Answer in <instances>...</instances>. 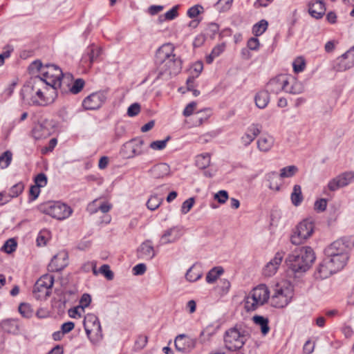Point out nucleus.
<instances>
[{"label": "nucleus", "instance_id": "c03bdc74", "mask_svg": "<svg viewBox=\"0 0 354 354\" xmlns=\"http://www.w3.org/2000/svg\"><path fill=\"white\" fill-rule=\"evenodd\" d=\"M179 8V6L178 5H176L175 6H174L171 10H169V11H167L165 15L164 16H160L159 17V20L160 21H162L163 20H173L178 15V10Z\"/></svg>", "mask_w": 354, "mask_h": 354}, {"label": "nucleus", "instance_id": "6e6552de", "mask_svg": "<svg viewBox=\"0 0 354 354\" xmlns=\"http://www.w3.org/2000/svg\"><path fill=\"white\" fill-rule=\"evenodd\" d=\"M315 223L313 218H308L297 224L290 236V241L294 245H300L308 239L314 233Z\"/></svg>", "mask_w": 354, "mask_h": 354}, {"label": "nucleus", "instance_id": "473e14b6", "mask_svg": "<svg viewBox=\"0 0 354 354\" xmlns=\"http://www.w3.org/2000/svg\"><path fill=\"white\" fill-rule=\"evenodd\" d=\"M252 320L254 324L259 326L261 328V332L263 335H266L270 331V327L268 326V319L261 315H255L252 317Z\"/></svg>", "mask_w": 354, "mask_h": 354}, {"label": "nucleus", "instance_id": "4be33fe9", "mask_svg": "<svg viewBox=\"0 0 354 354\" xmlns=\"http://www.w3.org/2000/svg\"><path fill=\"white\" fill-rule=\"evenodd\" d=\"M283 256L284 253L283 252H277L274 257L263 268V274L266 277L274 275L281 263Z\"/></svg>", "mask_w": 354, "mask_h": 354}, {"label": "nucleus", "instance_id": "e2e57ef3", "mask_svg": "<svg viewBox=\"0 0 354 354\" xmlns=\"http://www.w3.org/2000/svg\"><path fill=\"white\" fill-rule=\"evenodd\" d=\"M91 302V297L89 294L84 293L82 296L80 304L82 308H86L89 306Z\"/></svg>", "mask_w": 354, "mask_h": 354}, {"label": "nucleus", "instance_id": "052dcab7", "mask_svg": "<svg viewBox=\"0 0 354 354\" xmlns=\"http://www.w3.org/2000/svg\"><path fill=\"white\" fill-rule=\"evenodd\" d=\"M219 26L217 24L211 23L209 24L207 28V34L209 35V37L213 39L215 35L218 32Z\"/></svg>", "mask_w": 354, "mask_h": 354}, {"label": "nucleus", "instance_id": "4c0bfd02", "mask_svg": "<svg viewBox=\"0 0 354 354\" xmlns=\"http://www.w3.org/2000/svg\"><path fill=\"white\" fill-rule=\"evenodd\" d=\"M289 80L292 85L290 87H288V85L286 86V92L291 94H299L303 92L304 87L300 82L295 81L292 77H289Z\"/></svg>", "mask_w": 354, "mask_h": 354}, {"label": "nucleus", "instance_id": "39448f33", "mask_svg": "<svg viewBox=\"0 0 354 354\" xmlns=\"http://www.w3.org/2000/svg\"><path fill=\"white\" fill-rule=\"evenodd\" d=\"M269 295L270 291L265 284L257 286L245 297V309L248 312L255 310L258 307L268 301Z\"/></svg>", "mask_w": 354, "mask_h": 354}, {"label": "nucleus", "instance_id": "6e6d98bb", "mask_svg": "<svg viewBox=\"0 0 354 354\" xmlns=\"http://www.w3.org/2000/svg\"><path fill=\"white\" fill-rule=\"evenodd\" d=\"M203 8L201 6L195 5L194 6L191 7L187 10V15L189 18H192V19L195 18L201 13V10H203Z\"/></svg>", "mask_w": 354, "mask_h": 354}, {"label": "nucleus", "instance_id": "aec40b11", "mask_svg": "<svg viewBox=\"0 0 354 354\" xmlns=\"http://www.w3.org/2000/svg\"><path fill=\"white\" fill-rule=\"evenodd\" d=\"M156 256V252L150 240L144 241L137 250V257L138 259L149 261Z\"/></svg>", "mask_w": 354, "mask_h": 354}, {"label": "nucleus", "instance_id": "cd10ccee", "mask_svg": "<svg viewBox=\"0 0 354 354\" xmlns=\"http://www.w3.org/2000/svg\"><path fill=\"white\" fill-rule=\"evenodd\" d=\"M151 175L155 178H160L167 176L170 171L169 166L166 163H160L154 165L150 169Z\"/></svg>", "mask_w": 354, "mask_h": 354}, {"label": "nucleus", "instance_id": "9d476101", "mask_svg": "<svg viewBox=\"0 0 354 354\" xmlns=\"http://www.w3.org/2000/svg\"><path fill=\"white\" fill-rule=\"evenodd\" d=\"M41 211L57 220H64L71 216V207L59 201H49L41 206Z\"/></svg>", "mask_w": 354, "mask_h": 354}, {"label": "nucleus", "instance_id": "7ed1b4c3", "mask_svg": "<svg viewBox=\"0 0 354 354\" xmlns=\"http://www.w3.org/2000/svg\"><path fill=\"white\" fill-rule=\"evenodd\" d=\"M30 70L37 71L39 73V77L45 86H50L53 89L61 86V80L64 77L62 69L55 64H47L44 65L40 60H35L29 66Z\"/></svg>", "mask_w": 354, "mask_h": 354}, {"label": "nucleus", "instance_id": "bb28decb", "mask_svg": "<svg viewBox=\"0 0 354 354\" xmlns=\"http://www.w3.org/2000/svg\"><path fill=\"white\" fill-rule=\"evenodd\" d=\"M326 8L322 1L317 0L309 4L308 12L310 15L316 19H320L325 14Z\"/></svg>", "mask_w": 354, "mask_h": 354}, {"label": "nucleus", "instance_id": "0eeeda50", "mask_svg": "<svg viewBox=\"0 0 354 354\" xmlns=\"http://www.w3.org/2000/svg\"><path fill=\"white\" fill-rule=\"evenodd\" d=\"M39 86H42L43 88L48 90L47 86L44 85L39 76L32 78L28 83L23 86L21 91V97L24 103L29 105L44 106L45 103L44 100L37 101L35 98L37 96L35 91Z\"/></svg>", "mask_w": 354, "mask_h": 354}, {"label": "nucleus", "instance_id": "e433bc0d", "mask_svg": "<svg viewBox=\"0 0 354 354\" xmlns=\"http://www.w3.org/2000/svg\"><path fill=\"white\" fill-rule=\"evenodd\" d=\"M210 164L209 153L200 154L196 157V165L201 169H205Z\"/></svg>", "mask_w": 354, "mask_h": 354}, {"label": "nucleus", "instance_id": "f257e3e1", "mask_svg": "<svg viewBox=\"0 0 354 354\" xmlns=\"http://www.w3.org/2000/svg\"><path fill=\"white\" fill-rule=\"evenodd\" d=\"M174 46L167 43L157 50L156 62L160 64L158 77L167 75L168 77L176 75L182 69V60L174 54Z\"/></svg>", "mask_w": 354, "mask_h": 354}, {"label": "nucleus", "instance_id": "c9c22d12", "mask_svg": "<svg viewBox=\"0 0 354 354\" xmlns=\"http://www.w3.org/2000/svg\"><path fill=\"white\" fill-rule=\"evenodd\" d=\"M223 272L224 270L222 267L218 266L213 268L207 272L206 281L209 283H214Z\"/></svg>", "mask_w": 354, "mask_h": 354}, {"label": "nucleus", "instance_id": "09e8293b", "mask_svg": "<svg viewBox=\"0 0 354 354\" xmlns=\"http://www.w3.org/2000/svg\"><path fill=\"white\" fill-rule=\"evenodd\" d=\"M169 140L170 136H167L165 140L152 142L149 147L153 150H162L166 147L167 143Z\"/></svg>", "mask_w": 354, "mask_h": 354}, {"label": "nucleus", "instance_id": "f03ea898", "mask_svg": "<svg viewBox=\"0 0 354 354\" xmlns=\"http://www.w3.org/2000/svg\"><path fill=\"white\" fill-rule=\"evenodd\" d=\"M316 259L312 248L302 246L295 248L286 259L288 269L294 273H304L308 270Z\"/></svg>", "mask_w": 354, "mask_h": 354}, {"label": "nucleus", "instance_id": "f3484780", "mask_svg": "<svg viewBox=\"0 0 354 354\" xmlns=\"http://www.w3.org/2000/svg\"><path fill=\"white\" fill-rule=\"evenodd\" d=\"M289 77L285 75H279L271 79L266 85V91L270 93L277 94L281 91H285L289 85Z\"/></svg>", "mask_w": 354, "mask_h": 354}, {"label": "nucleus", "instance_id": "dca6fc26", "mask_svg": "<svg viewBox=\"0 0 354 354\" xmlns=\"http://www.w3.org/2000/svg\"><path fill=\"white\" fill-rule=\"evenodd\" d=\"M54 125L51 120H42L36 124L32 130V136L36 140L48 137L53 131Z\"/></svg>", "mask_w": 354, "mask_h": 354}, {"label": "nucleus", "instance_id": "603ef678", "mask_svg": "<svg viewBox=\"0 0 354 354\" xmlns=\"http://www.w3.org/2000/svg\"><path fill=\"white\" fill-rule=\"evenodd\" d=\"M228 198V193L225 190H220L214 195V199H216L221 204L225 203Z\"/></svg>", "mask_w": 354, "mask_h": 354}, {"label": "nucleus", "instance_id": "49530a36", "mask_svg": "<svg viewBox=\"0 0 354 354\" xmlns=\"http://www.w3.org/2000/svg\"><path fill=\"white\" fill-rule=\"evenodd\" d=\"M84 80L82 78H78L76 80H75L73 85L69 88V91L73 94H77L82 90V88L84 86Z\"/></svg>", "mask_w": 354, "mask_h": 354}, {"label": "nucleus", "instance_id": "79ce46f5", "mask_svg": "<svg viewBox=\"0 0 354 354\" xmlns=\"http://www.w3.org/2000/svg\"><path fill=\"white\" fill-rule=\"evenodd\" d=\"M19 312L25 318H30L33 315V310L28 303H21L19 306Z\"/></svg>", "mask_w": 354, "mask_h": 354}, {"label": "nucleus", "instance_id": "bf43d9fd", "mask_svg": "<svg viewBox=\"0 0 354 354\" xmlns=\"http://www.w3.org/2000/svg\"><path fill=\"white\" fill-rule=\"evenodd\" d=\"M140 111V105L138 103L132 104L127 110V114L130 117L137 115Z\"/></svg>", "mask_w": 354, "mask_h": 354}, {"label": "nucleus", "instance_id": "f8f14e48", "mask_svg": "<svg viewBox=\"0 0 354 354\" xmlns=\"http://www.w3.org/2000/svg\"><path fill=\"white\" fill-rule=\"evenodd\" d=\"M354 247V239L351 237H342L329 245L325 250L326 256L348 254L349 250Z\"/></svg>", "mask_w": 354, "mask_h": 354}, {"label": "nucleus", "instance_id": "3c124183", "mask_svg": "<svg viewBox=\"0 0 354 354\" xmlns=\"http://www.w3.org/2000/svg\"><path fill=\"white\" fill-rule=\"evenodd\" d=\"M99 272L102 274L108 280H112L114 277L113 272L110 270L107 264H104L100 268Z\"/></svg>", "mask_w": 354, "mask_h": 354}, {"label": "nucleus", "instance_id": "a19ab883", "mask_svg": "<svg viewBox=\"0 0 354 354\" xmlns=\"http://www.w3.org/2000/svg\"><path fill=\"white\" fill-rule=\"evenodd\" d=\"M162 202V198L158 195L151 196L147 202V207L151 210L156 209Z\"/></svg>", "mask_w": 354, "mask_h": 354}, {"label": "nucleus", "instance_id": "b1692460", "mask_svg": "<svg viewBox=\"0 0 354 354\" xmlns=\"http://www.w3.org/2000/svg\"><path fill=\"white\" fill-rule=\"evenodd\" d=\"M337 272L335 270V268L332 266L330 261H328L326 258H325L319 264L317 268L315 276L316 278L324 279L333 274Z\"/></svg>", "mask_w": 354, "mask_h": 354}, {"label": "nucleus", "instance_id": "412c9836", "mask_svg": "<svg viewBox=\"0 0 354 354\" xmlns=\"http://www.w3.org/2000/svg\"><path fill=\"white\" fill-rule=\"evenodd\" d=\"M183 233V227L181 226H174L167 230L161 236L162 244L174 243L178 240Z\"/></svg>", "mask_w": 354, "mask_h": 354}, {"label": "nucleus", "instance_id": "6ab92c4d", "mask_svg": "<svg viewBox=\"0 0 354 354\" xmlns=\"http://www.w3.org/2000/svg\"><path fill=\"white\" fill-rule=\"evenodd\" d=\"M144 140L141 138H134L124 145L125 150L128 151L127 157L133 158L143 153L142 146Z\"/></svg>", "mask_w": 354, "mask_h": 354}, {"label": "nucleus", "instance_id": "5701e85b", "mask_svg": "<svg viewBox=\"0 0 354 354\" xmlns=\"http://www.w3.org/2000/svg\"><path fill=\"white\" fill-rule=\"evenodd\" d=\"M66 257L67 254L65 252H60L55 255L48 266V270L54 272L63 270L66 266Z\"/></svg>", "mask_w": 354, "mask_h": 354}, {"label": "nucleus", "instance_id": "ea45409f", "mask_svg": "<svg viewBox=\"0 0 354 354\" xmlns=\"http://www.w3.org/2000/svg\"><path fill=\"white\" fill-rule=\"evenodd\" d=\"M298 171V168L295 165L285 167L280 170L279 177L281 178H290Z\"/></svg>", "mask_w": 354, "mask_h": 354}, {"label": "nucleus", "instance_id": "2f4dec72", "mask_svg": "<svg viewBox=\"0 0 354 354\" xmlns=\"http://www.w3.org/2000/svg\"><path fill=\"white\" fill-rule=\"evenodd\" d=\"M203 273L201 270V268L198 267L196 264H194L187 271L185 274V278L190 282H194L201 278Z\"/></svg>", "mask_w": 354, "mask_h": 354}, {"label": "nucleus", "instance_id": "8fccbe9b", "mask_svg": "<svg viewBox=\"0 0 354 354\" xmlns=\"http://www.w3.org/2000/svg\"><path fill=\"white\" fill-rule=\"evenodd\" d=\"M328 201L326 198L317 200L314 204V209L317 212H324L327 207Z\"/></svg>", "mask_w": 354, "mask_h": 354}, {"label": "nucleus", "instance_id": "423d86ee", "mask_svg": "<svg viewBox=\"0 0 354 354\" xmlns=\"http://www.w3.org/2000/svg\"><path fill=\"white\" fill-rule=\"evenodd\" d=\"M293 287L287 281L277 283L271 298L272 306L275 308H284L293 297Z\"/></svg>", "mask_w": 354, "mask_h": 354}, {"label": "nucleus", "instance_id": "a211bd4d", "mask_svg": "<svg viewBox=\"0 0 354 354\" xmlns=\"http://www.w3.org/2000/svg\"><path fill=\"white\" fill-rule=\"evenodd\" d=\"M196 339L181 334L176 337L174 344L177 351L189 353L196 347Z\"/></svg>", "mask_w": 354, "mask_h": 354}, {"label": "nucleus", "instance_id": "7c9ffc66", "mask_svg": "<svg viewBox=\"0 0 354 354\" xmlns=\"http://www.w3.org/2000/svg\"><path fill=\"white\" fill-rule=\"evenodd\" d=\"M254 101L258 108H266L270 101L269 93L266 90L260 91L256 94Z\"/></svg>", "mask_w": 354, "mask_h": 354}, {"label": "nucleus", "instance_id": "393cba45", "mask_svg": "<svg viewBox=\"0 0 354 354\" xmlns=\"http://www.w3.org/2000/svg\"><path fill=\"white\" fill-rule=\"evenodd\" d=\"M261 126L257 124L250 125L244 135L241 137V142L248 147L261 133Z\"/></svg>", "mask_w": 354, "mask_h": 354}, {"label": "nucleus", "instance_id": "9b49d317", "mask_svg": "<svg viewBox=\"0 0 354 354\" xmlns=\"http://www.w3.org/2000/svg\"><path fill=\"white\" fill-rule=\"evenodd\" d=\"M54 283V277L50 274L42 275L35 283L33 295L37 299H47L51 294V288Z\"/></svg>", "mask_w": 354, "mask_h": 354}, {"label": "nucleus", "instance_id": "ddd939ff", "mask_svg": "<svg viewBox=\"0 0 354 354\" xmlns=\"http://www.w3.org/2000/svg\"><path fill=\"white\" fill-rule=\"evenodd\" d=\"M106 100L105 91H97L88 95L82 102V106L86 110H95L100 108Z\"/></svg>", "mask_w": 354, "mask_h": 354}, {"label": "nucleus", "instance_id": "f704fd0d", "mask_svg": "<svg viewBox=\"0 0 354 354\" xmlns=\"http://www.w3.org/2000/svg\"><path fill=\"white\" fill-rule=\"evenodd\" d=\"M279 176L276 171H272L267 174V178L269 181V188L272 190L279 191L280 189V183H278Z\"/></svg>", "mask_w": 354, "mask_h": 354}, {"label": "nucleus", "instance_id": "0e129e2a", "mask_svg": "<svg viewBox=\"0 0 354 354\" xmlns=\"http://www.w3.org/2000/svg\"><path fill=\"white\" fill-rule=\"evenodd\" d=\"M196 106V103L195 102H192L189 103L183 111V115L185 117L191 115L193 113Z\"/></svg>", "mask_w": 354, "mask_h": 354}, {"label": "nucleus", "instance_id": "2eb2a0df", "mask_svg": "<svg viewBox=\"0 0 354 354\" xmlns=\"http://www.w3.org/2000/svg\"><path fill=\"white\" fill-rule=\"evenodd\" d=\"M354 66V46L337 57L333 65L336 71H344Z\"/></svg>", "mask_w": 354, "mask_h": 354}, {"label": "nucleus", "instance_id": "69168bd1", "mask_svg": "<svg viewBox=\"0 0 354 354\" xmlns=\"http://www.w3.org/2000/svg\"><path fill=\"white\" fill-rule=\"evenodd\" d=\"M147 270L146 265L144 263H139L135 266L133 268V272L135 275H142Z\"/></svg>", "mask_w": 354, "mask_h": 354}, {"label": "nucleus", "instance_id": "a878e982", "mask_svg": "<svg viewBox=\"0 0 354 354\" xmlns=\"http://www.w3.org/2000/svg\"><path fill=\"white\" fill-rule=\"evenodd\" d=\"M328 261H330L332 266L335 268L336 272L342 270L346 264L348 260V254L326 256Z\"/></svg>", "mask_w": 354, "mask_h": 354}, {"label": "nucleus", "instance_id": "a18cd8bd", "mask_svg": "<svg viewBox=\"0 0 354 354\" xmlns=\"http://www.w3.org/2000/svg\"><path fill=\"white\" fill-rule=\"evenodd\" d=\"M12 153L10 151L3 152L0 156V167L5 169L8 167L12 160Z\"/></svg>", "mask_w": 354, "mask_h": 354}, {"label": "nucleus", "instance_id": "c756f323", "mask_svg": "<svg viewBox=\"0 0 354 354\" xmlns=\"http://www.w3.org/2000/svg\"><path fill=\"white\" fill-rule=\"evenodd\" d=\"M87 50V54L83 57L82 61L84 62L88 61L90 64L97 61L102 53L101 48L95 45L89 46Z\"/></svg>", "mask_w": 354, "mask_h": 354}, {"label": "nucleus", "instance_id": "5fc2aeb1", "mask_svg": "<svg viewBox=\"0 0 354 354\" xmlns=\"http://www.w3.org/2000/svg\"><path fill=\"white\" fill-rule=\"evenodd\" d=\"M35 185L39 188L46 186L47 184V177L45 174L40 173L37 174L35 178Z\"/></svg>", "mask_w": 354, "mask_h": 354}, {"label": "nucleus", "instance_id": "1a4fd4ad", "mask_svg": "<svg viewBox=\"0 0 354 354\" xmlns=\"http://www.w3.org/2000/svg\"><path fill=\"white\" fill-rule=\"evenodd\" d=\"M83 324L87 337L93 344H97L102 339V327L95 315L87 314L84 317Z\"/></svg>", "mask_w": 354, "mask_h": 354}, {"label": "nucleus", "instance_id": "37998d69", "mask_svg": "<svg viewBox=\"0 0 354 354\" xmlns=\"http://www.w3.org/2000/svg\"><path fill=\"white\" fill-rule=\"evenodd\" d=\"M17 246V241L14 239H10L4 243L1 250L7 254H11L16 250Z\"/></svg>", "mask_w": 354, "mask_h": 354}, {"label": "nucleus", "instance_id": "58836bf2", "mask_svg": "<svg viewBox=\"0 0 354 354\" xmlns=\"http://www.w3.org/2000/svg\"><path fill=\"white\" fill-rule=\"evenodd\" d=\"M268 26V21L265 19H262L253 26L252 33L256 37L260 36L266 30Z\"/></svg>", "mask_w": 354, "mask_h": 354}, {"label": "nucleus", "instance_id": "864d4df0", "mask_svg": "<svg viewBox=\"0 0 354 354\" xmlns=\"http://www.w3.org/2000/svg\"><path fill=\"white\" fill-rule=\"evenodd\" d=\"M35 93H36V100L37 101H41V100H44V101L45 102V103L44 104V106H46L47 105L48 103H50V100L48 97H47L44 93V92L43 91V88L42 86H39L38 88V89H36L35 91Z\"/></svg>", "mask_w": 354, "mask_h": 354}, {"label": "nucleus", "instance_id": "72a5a7b5", "mask_svg": "<svg viewBox=\"0 0 354 354\" xmlns=\"http://www.w3.org/2000/svg\"><path fill=\"white\" fill-rule=\"evenodd\" d=\"M290 198L292 203L295 206H299L301 203L304 198L302 196L301 188L300 185H294L293 190L290 196Z\"/></svg>", "mask_w": 354, "mask_h": 354}, {"label": "nucleus", "instance_id": "4d7b16f0", "mask_svg": "<svg viewBox=\"0 0 354 354\" xmlns=\"http://www.w3.org/2000/svg\"><path fill=\"white\" fill-rule=\"evenodd\" d=\"M194 204V198H189L187 200L185 201L181 207V212L183 214H187L192 209Z\"/></svg>", "mask_w": 354, "mask_h": 354}, {"label": "nucleus", "instance_id": "20e7f679", "mask_svg": "<svg viewBox=\"0 0 354 354\" xmlns=\"http://www.w3.org/2000/svg\"><path fill=\"white\" fill-rule=\"evenodd\" d=\"M250 337L249 333L241 326L236 325L224 334V343L227 350L235 351L243 347Z\"/></svg>", "mask_w": 354, "mask_h": 354}, {"label": "nucleus", "instance_id": "680f3d73", "mask_svg": "<svg viewBox=\"0 0 354 354\" xmlns=\"http://www.w3.org/2000/svg\"><path fill=\"white\" fill-rule=\"evenodd\" d=\"M232 2L233 0H218L216 5L221 6V11L225 12L230 8Z\"/></svg>", "mask_w": 354, "mask_h": 354}, {"label": "nucleus", "instance_id": "774afa93", "mask_svg": "<svg viewBox=\"0 0 354 354\" xmlns=\"http://www.w3.org/2000/svg\"><path fill=\"white\" fill-rule=\"evenodd\" d=\"M75 327V324L73 322H68L64 323L61 326V330L62 333L66 334L71 332Z\"/></svg>", "mask_w": 354, "mask_h": 354}, {"label": "nucleus", "instance_id": "c85d7f7f", "mask_svg": "<svg viewBox=\"0 0 354 354\" xmlns=\"http://www.w3.org/2000/svg\"><path fill=\"white\" fill-rule=\"evenodd\" d=\"M274 139L270 136H261L257 140V148L259 151L266 153L273 147Z\"/></svg>", "mask_w": 354, "mask_h": 354}, {"label": "nucleus", "instance_id": "338daca9", "mask_svg": "<svg viewBox=\"0 0 354 354\" xmlns=\"http://www.w3.org/2000/svg\"><path fill=\"white\" fill-rule=\"evenodd\" d=\"M259 41L256 37H252L248 41V47L249 49L256 50L259 48Z\"/></svg>", "mask_w": 354, "mask_h": 354}, {"label": "nucleus", "instance_id": "de8ad7c7", "mask_svg": "<svg viewBox=\"0 0 354 354\" xmlns=\"http://www.w3.org/2000/svg\"><path fill=\"white\" fill-rule=\"evenodd\" d=\"M24 189V185L22 183H19L13 185L8 191L10 198L17 197L23 192Z\"/></svg>", "mask_w": 354, "mask_h": 354}, {"label": "nucleus", "instance_id": "4468645a", "mask_svg": "<svg viewBox=\"0 0 354 354\" xmlns=\"http://www.w3.org/2000/svg\"><path fill=\"white\" fill-rule=\"evenodd\" d=\"M354 180V171H349L340 174L336 177L332 178L327 185V188L335 192L341 187L349 185Z\"/></svg>", "mask_w": 354, "mask_h": 354}, {"label": "nucleus", "instance_id": "13d9d810", "mask_svg": "<svg viewBox=\"0 0 354 354\" xmlns=\"http://www.w3.org/2000/svg\"><path fill=\"white\" fill-rule=\"evenodd\" d=\"M305 61L301 58H298L293 62V69L295 73L303 71L305 68Z\"/></svg>", "mask_w": 354, "mask_h": 354}]
</instances>
